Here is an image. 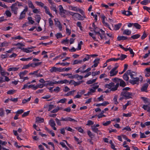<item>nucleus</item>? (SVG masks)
I'll use <instances>...</instances> for the list:
<instances>
[{"label": "nucleus", "mask_w": 150, "mask_h": 150, "mask_svg": "<svg viewBox=\"0 0 150 150\" xmlns=\"http://www.w3.org/2000/svg\"><path fill=\"white\" fill-rule=\"evenodd\" d=\"M113 81L116 83L115 86L111 89V91H114L117 90L119 85V82L120 86H121L124 87L126 85L125 82L121 79L115 78L113 79Z\"/></svg>", "instance_id": "1"}, {"label": "nucleus", "mask_w": 150, "mask_h": 150, "mask_svg": "<svg viewBox=\"0 0 150 150\" xmlns=\"http://www.w3.org/2000/svg\"><path fill=\"white\" fill-rule=\"evenodd\" d=\"M129 80V82L133 85L138 84L139 81L142 82L143 80L142 77L141 76H140L139 77L134 78Z\"/></svg>", "instance_id": "2"}, {"label": "nucleus", "mask_w": 150, "mask_h": 150, "mask_svg": "<svg viewBox=\"0 0 150 150\" xmlns=\"http://www.w3.org/2000/svg\"><path fill=\"white\" fill-rule=\"evenodd\" d=\"M59 14L62 17L65 18L66 17V15H67L68 11L64 9L62 6L60 5L59 6Z\"/></svg>", "instance_id": "3"}, {"label": "nucleus", "mask_w": 150, "mask_h": 150, "mask_svg": "<svg viewBox=\"0 0 150 150\" xmlns=\"http://www.w3.org/2000/svg\"><path fill=\"white\" fill-rule=\"evenodd\" d=\"M134 94L131 92H129L127 91H123L121 92V95L122 96L124 97L127 99L132 98V97L133 96Z\"/></svg>", "instance_id": "4"}, {"label": "nucleus", "mask_w": 150, "mask_h": 150, "mask_svg": "<svg viewBox=\"0 0 150 150\" xmlns=\"http://www.w3.org/2000/svg\"><path fill=\"white\" fill-rule=\"evenodd\" d=\"M82 15V16H81L80 14L77 13H76L73 18L75 20H83L84 19V18H86V16L85 15L84 12V15Z\"/></svg>", "instance_id": "5"}, {"label": "nucleus", "mask_w": 150, "mask_h": 150, "mask_svg": "<svg viewBox=\"0 0 150 150\" xmlns=\"http://www.w3.org/2000/svg\"><path fill=\"white\" fill-rule=\"evenodd\" d=\"M69 8L70 10L76 12L79 11L82 15H84V11L81 9L78 8L76 6H69Z\"/></svg>", "instance_id": "6"}, {"label": "nucleus", "mask_w": 150, "mask_h": 150, "mask_svg": "<svg viewBox=\"0 0 150 150\" xmlns=\"http://www.w3.org/2000/svg\"><path fill=\"white\" fill-rule=\"evenodd\" d=\"M10 7L12 12L13 13L17 15L18 14V8L17 6L16 3L12 4Z\"/></svg>", "instance_id": "7"}, {"label": "nucleus", "mask_w": 150, "mask_h": 150, "mask_svg": "<svg viewBox=\"0 0 150 150\" xmlns=\"http://www.w3.org/2000/svg\"><path fill=\"white\" fill-rule=\"evenodd\" d=\"M50 71L52 73L57 72H61V68L53 67L50 69Z\"/></svg>", "instance_id": "8"}, {"label": "nucleus", "mask_w": 150, "mask_h": 150, "mask_svg": "<svg viewBox=\"0 0 150 150\" xmlns=\"http://www.w3.org/2000/svg\"><path fill=\"white\" fill-rule=\"evenodd\" d=\"M69 83V81L66 80L65 79L64 80L59 81H54V82H52V86H53L54 84H63V83Z\"/></svg>", "instance_id": "9"}, {"label": "nucleus", "mask_w": 150, "mask_h": 150, "mask_svg": "<svg viewBox=\"0 0 150 150\" xmlns=\"http://www.w3.org/2000/svg\"><path fill=\"white\" fill-rule=\"evenodd\" d=\"M69 77L71 79H76L78 80H81L83 78V76H82L79 75L78 74L73 75L71 76H69Z\"/></svg>", "instance_id": "10"}, {"label": "nucleus", "mask_w": 150, "mask_h": 150, "mask_svg": "<svg viewBox=\"0 0 150 150\" xmlns=\"http://www.w3.org/2000/svg\"><path fill=\"white\" fill-rule=\"evenodd\" d=\"M62 121H70L71 122H76L77 121L74 119H73L71 117H67L66 118H64L63 117H62Z\"/></svg>", "instance_id": "11"}, {"label": "nucleus", "mask_w": 150, "mask_h": 150, "mask_svg": "<svg viewBox=\"0 0 150 150\" xmlns=\"http://www.w3.org/2000/svg\"><path fill=\"white\" fill-rule=\"evenodd\" d=\"M115 86V83H114L111 82L109 84H106L105 86L106 88L111 89L112 88L114 87ZM110 91H111V89H110Z\"/></svg>", "instance_id": "12"}, {"label": "nucleus", "mask_w": 150, "mask_h": 150, "mask_svg": "<svg viewBox=\"0 0 150 150\" xmlns=\"http://www.w3.org/2000/svg\"><path fill=\"white\" fill-rule=\"evenodd\" d=\"M18 48L21 49L23 51V52L27 53L31 52L33 51L30 50V49H29V47L27 48H22L21 47H18Z\"/></svg>", "instance_id": "13"}, {"label": "nucleus", "mask_w": 150, "mask_h": 150, "mask_svg": "<svg viewBox=\"0 0 150 150\" xmlns=\"http://www.w3.org/2000/svg\"><path fill=\"white\" fill-rule=\"evenodd\" d=\"M44 8L45 9V13L49 15L51 18H53L54 16L52 15V14L50 13L49 9L46 6H45Z\"/></svg>", "instance_id": "14"}, {"label": "nucleus", "mask_w": 150, "mask_h": 150, "mask_svg": "<svg viewBox=\"0 0 150 150\" xmlns=\"http://www.w3.org/2000/svg\"><path fill=\"white\" fill-rule=\"evenodd\" d=\"M148 86L149 85L147 83L144 84L141 88V91L142 92L145 91V92H147V90Z\"/></svg>", "instance_id": "15"}, {"label": "nucleus", "mask_w": 150, "mask_h": 150, "mask_svg": "<svg viewBox=\"0 0 150 150\" xmlns=\"http://www.w3.org/2000/svg\"><path fill=\"white\" fill-rule=\"evenodd\" d=\"M141 98L143 100L145 103L150 105V100L149 99L144 97H141Z\"/></svg>", "instance_id": "16"}, {"label": "nucleus", "mask_w": 150, "mask_h": 150, "mask_svg": "<svg viewBox=\"0 0 150 150\" xmlns=\"http://www.w3.org/2000/svg\"><path fill=\"white\" fill-rule=\"evenodd\" d=\"M48 85L52 86V81H46L45 82V83L43 84V86L42 87H40L41 88H42L43 86H47Z\"/></svg>", "instance_id": "17"}, {"label": "nucleus", "mask_w": 150, "mask_h": 150, "mask_svg": "<svg viewBox=\"0 0 150 150\" xmlns=\"http://www.w3.org/2000/svg\"><path fill=\"white\" fill-rule=\"evenodd\" d=\"M99 60L100 59L98 58L95 59L93 61L94 64L92 66V67H97L99 63Z\"/></svg>", "instance_id": "18"}, {"label": "nucleus", "mask_w": 150, "mask_h": 150, "mask_svg": "<svg viewBox=\"0 0 150 150\" xmlns=\"http://www.w3.org/2000/svg\"><path fill=\"white\" fill-rule=\"evenodd\" d=\"M122 14L125 15L126 16H129L132 15V13L129 11H122Z\"/></svg>", "instance_id": "19"}, {"label": "nucleus", "mask_w": 150, "mask_h": 150, "mask_svg": "<svg viewBox=\"0 0 150 150\" xmlns=\"http://www.w3.org/2000/svg\"><path fill=\"white\" fill-rule=\"evenodd\" d=\"M127 73L128 74V75H130L131 78L132 79L133 78L134 76H135L136 74L134 75L132 74V72L130 70H128L127 71Z\"/></svg>", "instance_id": "20"}, {"label": "nucleus", "mask_w": 150, "mask_h": 150, "mask_svg": "<svg viewBox=\"0 0 150 150\" xmlns=\"http://www.w3.org/2000/svg\"><path fill=\"white\" fill-rule=\"evenodd\" d=\"M54 21L55 22V23L57 24V26L59 28V30L60 31H62V25L60 23V22L59 21H57V22L56 23V21L55 19H54Z\"/></svg>", "instance_id": "21"}, {"label": "nucleus", "mask_w": 150, "mask_h": 150, "mask_svg": "<svg viewBox=\"0 0 150 150\" xmlns=\"http://www.w3.org/2000/svg\"><path fill=\"white\" fill-rule=\"evenodd\" d=\"M49 123L51 127L55 126L56 125L54 121L52 119L50 120Z\"/></svg>", "instance_id": "22"}, {"label": "nucleus", "mask_w": 150, "mask_h": 150, "mask_svg": "<svg viewBox=\"0 0 150 150\" xmlns=\"http://www.w3.org/2000/svg\"><path fill=\"white\" fill-rule=\"evenodd\" d=\"M19 68V67H10L7 70L9 71H17L18 70Z\"/></svg>", "instance_id": "23"}, {"label": "nucleus", "mask_w": 150, "mask_h": 150, "mask_svg": "<svg viewBox=\"0 0 150 150\" xmlns=\"http://www.w3.org/2000/svg\"><path fill=\"white\" fill-rule=\"evenodd\" d=\"M82 62V60H75L73 61L72 64L73 65H74L79 64H81Z\"/></svg>", "instance_id": "24"}, {"label": "nucleus", "mask_w": 150, "mask_h": 150, "mask_svg": "<svg viewBox=\"0 0 150 150\" xmlns=\"http://www.w3.org/2000/svg\"><path fill=\"white\" fill-rule=\"evenodd\" d=\"M118 73V71H114L111 70L110 72V76H112L116 75Z\"/></svg>", "instance_id": "25"}, {"label": "nucleus", "mask_w": 150, "mask_h": 150, "mask_svg": "<svg viewBox=\"0 0 150 150\" xmlns=\"http://www.w3.org/2000/svg\"><path fill=\"white\" fill-rule=\"evenodd\" d=\"M28 5L29 8H31L32 9L35 8L33 4L31 1H28Z\"/></svg>", "instance_id": "26"}, {"label": "nucleus", "mask_w": 150, "mask_h": 150, "mask_svg": "<svg viewBox=\"0 0 150 150\" xmlns=\"http://www.w3.org/2000/svg\"><path fill=\"white\" fill-rule=\"evenodd\" d=\"M131 32L130 30L128 29L125 30L123 32V35H130Z\"/></svg>", "instance_id": "27"}, {"label": "nucleus", "mask_w": 150, "mask_h": 150, "mask_svg": "<svg viewBox=\"0 0 150 150\" xmlns=\"http://www.w3.org/2000/svg\"><path fill=\"white\" fill-rule=\"evenodd\" d=\"M128 74L127 73V71L123 75L122 77L125 81H128L129 79V77L128 76Z\"/></svg>", "instance_id": "28"}, {"label": "nucleus", "mask_w": 150, "mask_h": 150, "mask_svg": "<svg viewBox=\"0 0 150 150\" xmlns=\"http://www.w3.org/2000/svg\"><path fill=\"white\" fill-rule=\"evenodd\" d=\"M86 65L85 64H84L82 67H80L79 68V70H80V72L82 73H85V70L84 69H86Z\"/></svg>", "instance_id": "29"}, {"label": "nucleus", "mask_w": 150, "mask_h": 150, "mask_svg": "<svg viewBox=\"0 0 150 150\" xmlns=\"http://www.w3.org/2000/svg\"><path fill=\"white\" fill-rule=\"evenodd\" d=\"M122 24L121 23H119L118 24L115 25L114 26V30H119L122 26Z\"/></svg>", "instance_id": "30"}, {"label": "nucleus", "mask_w": 150, "mask_h": 150, "mask_svg": "<svg viewBox=\"0 0 150 150\" xmlns=\"http://www.w3.org/2000/svg\"><path fill=\"white\" fill-rule=\"evenodd\" d=\"M25 13H26L22 11L20 14V17L19 18V19L21 20L23 18H24L25 16Z\"/></svg>", "instance_id": "31"}, {"label": "nucleus", "mask_w": 150, "mask_h": 150, "mask_svg": "<svg viewBox=\"0 0 150 150\" xmlns=\"http://www.w3.org/2000/svg\"><path fill=\"white\" fill-rule=\"evenodd\" d=\"M127 39V38L124 36H118L117 38V39L118 41L121 40H125Z\"/></svg>", "instance_id": "32"}, {"label": "nucleus", "mask_w": 150, "mask_h": 150, "mask_svg": "<svg viewBox=\"0 0 150 150\" xmlns=\"http://www.w3.org/2000/svg\"><path fill=\"white\" fill-rule=\"evenodd\" d=\"M35 4L38 6H40L42 7H43L44 6V4L41 2L36 1L35 2Z\"/></svg>", "instance_id": "33"}, {"label": "nucleus", "mask_w": 150, "mask_h": 150, "mask_svg": "<svg viewBox=\"0 0 150 150\" xmlns=\"http://www.w3.org/2000/svg\"><path fill=\"white\" fill-rule=\"evenodd\" d=\"M92 130L94 132L98 133V132L99 131V130L95 126H91Z\"/></svg>", "instance_id": "34"}, {"label": "nucleus", "mask_w": 150, "mask_h": 150, "mask_svg": "<svg viewBox=\"0 0 150 150\" xmlns=\"http://www.w3.org/2000/svg\"><path fill=\"white\" fill-rule=\"evenodd\" d=\"M72 81L74 83H73V85L75 86L79 85L81 83L83 82V81H80L77 82H75L74 81Z\"/></svg>", "instance_id": "35"}, {"label": "nucleus", "mask_w": 150, "mask_h": 150, "mask_svg": "<svg viewBox=\"0 0 150 150\" xmlns=\"http://www.w3.org/2000/svg\"><path fill=\"white\" fill-rule=\"evenodd\" d=\"M150 105H144L142 107V108L144 109V110H147L148 111V110L149 109L150 107Z\"/></svg>", "instance_id": "36"}, {"label": "nucleus", "mask_w": 150, "mask_h": 150, "mask_svg": "<svg viewBox=\"0 0 150 150\" xmlns=\"http://www.w3.org/2000/svg\"><path fill=\"white\" fill-rule=\"evenodd\" d=\"M35 18L36 22L39 23L41 19L40 16L39 15H37L35 16Z\"/></svg>", "instance_id": "37"}, {"label": "nucleus", "mask_w": 150, "mask_h": 150, "mask_svg": "<svg viewBox=\"0 0 150 150\" xmlns=\"http://www.w3.org/2000/svg\"><path fill=\"white\" fill-rule=\"evenodd\" d=\"M55 121L56 122V123L57 124L61 126L62 125V124L61 123V121H62V118H61V119L60 120H59V119H58L57 118H56L55 119Z\"/></svg>", "instance_id": "38"}, {"label": "nucleus", "mask_w": 150, "mask_h": 150, "mask_svg": "<svg viewBox=\"0 0 150 150\" xmlns=\"http://www.w3.org/2000/svg\"><path fill=\"white\" fill-rule=\"evenodd\" d=\"M38 88V87L37 86H35L33 84L28 85V88H32L34 90H36Z\"/></svg>", "instance_id": "39"}, {"label": "nucleus", "mask_w": 150, "mask_h": 150, "mask_svg": "<svg viewBox=\"0 0 150 150\" xmlns=\"http://www.w3.org/2000/svg\"><path fill=\"white\" fill-rule=\"evenodd\" d=\"M96 91V89L94 88H91L90 89L89 92H88L87 94H85L84 95L85 96H87V95H89L91 93H93L95 92Z\"/></svg>", "instance_id": "40"}, {"label": "nucleus", "mask_w": 150, "mask_h": 150, "mask_svg": "<svg viewBox=\"0 0 150 150\" xmlns=\"http://www.w3.org/2000/svg\"><path fill=\"white\" fill-rule=\"evenodd\" d=\"M150 2V0H144L141 1L140 3L143 5H146Z\"/></svg>", "instance_id": "41"}, {"label": "nucleus", "mask_w": 150, "mask_h": 150, "mask_svg": "<svg viewBox=\"0 0 150 150\" xmlns=\"http://www.w3.org/2000/svg\"><path fill=\"white\" fill-rule=\"evenodd\" d=\"M140 36V35L139 34H137L134 35H132L131 36V38H132L133 39H137L139 38Z\"/></svg>", "instance_id": "42"}, {"label": "nucleus", "mask_w": 150, "mask_h": 150, "mask_svg": "<svg viewBox=\"0 0 150 150\" xmlns=\"http://www.w3.org/2000/svg\"><path fill=\"white\" fill-rule=\"evenodd\" d=\"M97 78L93 79L92 80H89L88 81L86 82V83L88 84H90L93 83L95 82L97 79Z\"/></svg>", "instance_id": "43"}, {"label": "nucleus", "mask_w": 150, "mask_h": 150, "mask_svg": "<svg viewBox=\"0 0 150 150\" xmlns=\"http://www.w3.org/2000/svg\"><path fill=\"white\" fill-rule=\"evenodd\" d=\"M119 60H120V59L118 58L116 59L115 58H111L107 60L106 61V62H108L112 61H117Z\"/></svg>", "instance_id": "44"}, {"label": "nucleus", "mask_w": 150, "mask_h": 150, "mask_svg": "<svg viewBox=\"0 0 150 150\" xmlns=\"http://www.w3.org/2000/svg\"><path fill=\"white\" fill-rule=\"evenodd\" d=\"M49 26L51 28H52L53 25V21L51 18H50L49 19Z\"/></svg>", "instance_id": "45"}, {"label": "nucleus", "mask_w": 150, "mask_h": 150, "mask_svg": "<svg viewBox=\"0 0 150 150\" xmlns=\"http://www.w3.org/2000/svg\"><path fill=\"white\" fill-rule=\"evenodd\" d=\"M0 73L2 76H5L6 75V72L3 69V68H2V70L0 71Z\"/></svg>", "instance_id": "46"}, {"label": "nucleus", "mask_w": 150, "mask_h": 150, "mask_svg": "<svg viewBox=\"0 0 150 150\" xmlns=\"http://www.w3.org/2000/svg\"><path fill=\"white\" fill-rule=\"evenodd\" d=\"M50 9L51 10L55 11L56 14H57L58 13V11L56 9L55 6H52L50 7Z\"/></svg>", "instance_id": "47"}, {"label": "nucleus", "mask_w": 150, "mask_h": 150, "mask_svg": "<svg viewBox=\"0 0 150 150\" xmlns=\"http://www.w3.org/2000/svg\"><path fill=\"white\" fill-rule=\"evenodd\" d=\"M71 69V67L68 68H61V72L64 71H67Z\"/></svg>", "instance_id": "48"}, {"label": "nucleus", "mask_w": 150, "mask_h": 150, "mask_svg": "<svg viewBox=\"0 0 150 150\" xmlns=\"http://www.w3.org/2000/svg\"><path fill=\"white\" fill-rule=\"evenodd\" d=\"M134 26L137 29H140L141 28V26L137 23H134Z\"/></svg>", "instance_id": "49"}, {"label": "nucleus", "mask_w": 150, "mask_h": 150, "mask_svg": "<svg viewBox=\"0 0 150 150\" xmlns=\"http://www.w3.org/2000/svg\"><path fill=\"white\" fill-rule=\"evenodd\" d=\"M8 43L6 41H4L1 43V45H0V47H6L8 46Z\"/></svg>", "instance_id": "50"}, {"label": "nucleus", "mask_w": 150, "mask_h": 150, "mask_svg": "<svg viewBox=\"0 0 150 150\" xmlns=\"http://www.w3.org/2000/svg\"><path fill=\"white\" fill-rule=\"evenodd\" d=\"M31 97H30L28 98L27 99H24L22 100V103L23 104H25L27 103V102L29 101L31 99Z\"/></svg>", "instance_id": "51"}, {"label": "nucleus", "mask_w": 150, "mask_h": 150, "mask_svg": "<svg viewBox=\"0 0 150 150\" xmlns=\"http://www.w3.org/2000/svg\"><path fill=\"white\" fill-rule=\"evenodd\" d=\"M5 13L6 15L8 17H10L11 16V13L8 10L6 11Z\"/></svg>", "instance_id": "52"}, {"label": "nucleus", "mask_w": 150, "mask_h": 150, "mask_svg": "<svg viewBox=\"0 0 150 150\" xmlns=\"http://www.w3.org/2000/svg\"><path fill=\"white\" fill-rule=\"evenodd\" d=\"M127 57V56L125 54H121L120 58H119L120 60H123L126 58Z\"/></svg>", "instance_id": "53"}, {"label": "nucleus", "mask_w": 150, "mask_h": 150, "mask_svg": "<svg viewBox=\"0 0 150 150\" xmlns=\"http://www.w3.org/2000/svg\"><path fill=\"white\" fill-rule=\"evenodd\" d=\"M131 104V103L130 101H128L127 102V103L125 105L123 106V109L125 110L126 109L127 107L129 105Z\"/></svg>", "instance_id": "54"}, {"label": "nucleus", "mask_w": 150, "mask_h": 150, "mask_svg": "<svg viewBox=\"0 0 150 150\" xmlns=\"http://www.w3.org/2000/svg\"><path fill=\"white\" fill-rule=\"evenodd\" d=\"M16 90H10L8 91L7 92V93L8 94H10V95L13 94L14 93H15L16 92Z\"/></svg>", "instance_id": "55"}, {"label": "nucleus", "mask_w": 150, "mask_h": 150, "mask_svg": "<svg viewBox=\"0 0 150 150\" xmlns=\"http://www.w3.org/2000/svg\"><path fill=\"white\" fill-rule=\"evenodd\" d=\"M44 121V119L42 118L38 117L36 119V121L39 122L41 123L43 122Z\"/></svg>", "instance_id": "56"}, {"label": "nucleus", "mask_w": 150, "mask_h": 150, "mask_svg": "<svg viewBox=\"0 0 150 150\" xmlns=\"http://www.w3.org/2000/svg\"><path fill=\"white\" fill-rule=\"evenodd\" d=\"M55 36L57 39H59L62 38V35L61 33H58Z\"/></svg>", "instance_id": "57"}, {"label": "nucleus", "mask_w": 150, "mask_h": 150, "mask_svg": "<svg viewBox=\"0 0 150 150\" xmlns=\"http://www.w3.org/2000/svg\"><path fill=\"white\" fill-rule=\"evenodd\" d=\"M28 20L29 22L31 24H33L34 23V21L32 20V18L31 17H28Z\"/></svg>", "instance_id": "58"}, {"label": "nucleus", "mask_w": 150, "mask_h": 150, "mask_svg": "<svg viewBox=\"0 0 150 150\" xmlns=\"http://www.w3.org/2000/svg\"><path fill=\"white\" fill-rule=\"evenodd\" d=\"M93 124L94 122L93 121L91 120H89L88 121L87 123L86 124V125L87 126H90L93 125Z\"/></svg>", "instance_id": "59"}, {"label": "nucleus", "mask_w": 150, "mask_h": 150, "mask_svg": "<svg viewBox=\"0 0 150 150\" xmlns=\"http://www.w3.org/2000/svg\"><path fill=\"white\" fill-rule=\"evenodd\" d=\"M113 101L115 104L117 105L118 103V102L117 101V96H115L113 99Z\"/></svg>", "instance_id": "60"}, {"label": "nucleus", "mask_w": 150, "mask_h": 150, "mask_svg": "<svg viewBox=\"0 0 150 150\" xmlns=\"http://www.w3.org/2000/svg\"><path fill=\"white\" fill-rule=\"evenodd\" d=\"M30 112V111H28L26 112H24L22 115V117H25L28 116Z\"/></svg>", "instance_id": "61"}, {"label": "nucleus", "mask_w": 150, "mask_h": 150, "mask_svg": "<svg viewBox=\"0 0 150 150\" xmlns=\"http://www.w3.org/2000/svg\"><path fill=\"white\" fill-rule=\"evenodd\" d=\"M98 83H94L93 85H91V86H93L92 87L93 88H94L96 90L99 87V86L98 85H97V84Z\"/></svg>", "instance_id": "62"}, {"label": "nucleus", "mask_w": 150, "mask_h": 150, "mask_svg": "<svg viewBox=\"0 0 150 150\" xmlns=\"http://www.w3.org/2000/svg\"><path fill=\"white\" fill-rule=\"evenodd\" d=\"M109 104L108 101H104L102 103H101L102 106H105Z\"/></svg>", "instance_id": "63"}, {"label": "nucleus", "mask_w": 150, "mask_h": 150, "mask_svg": "<svg viewBox=\"0 0 150 150\" xmlns=\"http://www.w3.org/2000/svg\"><path fill=\"white\" fill-rule=\"evenodd\" d=\"M60 88L59 87H57L53 90V91L56 93H58L60 91Z\"/></svg>", "instance_id": "64"}]
</instances>
